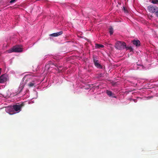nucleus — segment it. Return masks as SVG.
Wrapping results in <instances>:
<instances>
[{"mask_svg":"<svg viewBox=\"0 0 158 158\" xmlns=\"http://www.w3.org/2000/svg\"><path fill=\"white\" fill-rule=\"evenodd\" d=\"M115 47L118 49L121 50L124 49L126 48V44L124 42L118 41L116 43Z\"/></svg>","mask_w":158,"mask_h":158,"instance_id":"1","label":"nucleus"},{"mask_svg":"<svg viewBox=\"0 0 158 158\" xmlns=\"http://www.w3.org/2000/svg\"><path fill=\"white\" fill-rule=\"evenodd\" d=\"M24 102L20 104H19L18 105H15L13 106V109L15 111L19 112L21 111V108L24 106Z\"/></svg>","mask_w":158,"mask_h":158,"instance_id":"2","label":"nucleus"},{"mask_svg":"<svg viewBox=\"0 0 158 158\" xmlns=\"http://www.w3.org/2000/svg\"><path fill=\"white\" fill-rule=\"evenodd\" d=\"M22 48L19 46L14 47L12 48L9 49L8 50V53H11L12 52H22Z\"/></svg>","mask_w":158,"mask_h":158,"instance_id":"3","label":"nucleus"},{"mask_svg":"<svg viewBox=\"0 0 158 158\" xmlns=\"http://www.w3.org/2000/svg\"><path fill=\"white\" fill-rule=\"evenodd\" d=\"M93 62L95 66L98 69H102V66L100 63L99 60H97V58L94 56L93 57Z\"/></svg>","mask_w":158,"mask_h":158,"instance_id":"4","label":"nucleus"},{"mask_svg":"<svg viewBox=\"0 0 158 158\" xmlns=\"http://www.w3.org/2000/svg\"><path fill=\"white\" fill-rule=\"evenodd\" d=\"M149 11L152 13H155L158 11V8L156 6H149L148 7Z\"/></svg>","mask_w":158,"mask_h":158,"instance_id":"5","label":"nucleus"},{"mask_svg":"<svg viewBox=\"0 0 158 158\" xmlns=\"http://www.w3.org/2000/svg\"><path fill=\"white\" fill-rule=\"evenodd\" d=\"M55 66V67H56L58 69H59V67H58V66L57 65L56 66L55 65H54L53 63H50V64H47L45 65V69H49L50 68H53V69H56V68H54L53 67Z\"/></svg>","mask_w":158,"mask_h":158,"instance_id":"6","label":"nucleus"},{"mask_svg":"<svg viewBox=\"0 0 158 158\" xmlns=\"http://www.w3.org/2000/svg\"><path fill=\"white\" fill-rule=\"evenodd\" d=\"M7 81V78L5 75H2L0 77V83H3Z\"/></svg>","mask_w":158,"mask_h":158,"instance_id":"7","label":"nucleus"},{"mask_svg":"<svg viewBox=\"0 0 158 158\" xmlns=\"http://www.w3.org/2000/svg\"><path fill=\"white\" fill-rule=\"evenodd\" d=\"M62 31H60L59 32L55 33L50 35V36L56 37L60 35L63 34Z\"/></svg>","mask_w":158,"mask_h":158,"instance_id":"8","label":"nucleus"},{"mask_svg":"<svg viewBox=\"0 0 158 158\" xmlns=\"http://www.w3.org/2000/svg\"><path fill=\"white\" fill-rule=\"evenodd\" d=\"M133 44L136 47L139 46L140 45V42L138 40H134L132 41Z\"/></svg>","mask_w":158,"mask_h":158,"instance_id":"9","label":"nucleus"},{"mask_svg":"<svg viewBox=\"0 0 158 158\" xmlns=\"http://www.w3.org/2000/svg\"><path fill=\"white\" fill-rule=\"evenodd\" d=\"M106 93L110 97H112V98H116V97L113 96L114 95V94H113L112 92L110 91L109 90H107L106 91Z\"/></svg>","mask_w":158,"mask_h":158,"instance_id":"10","label":"nucleus"},{"mask_svg":"<svg viewBox=\"0 0 158 158\" xmlns=\"http://www.w3.org/2000/svg\"><path fill=\"white\" fill-rule=\"evenodd\" d=\"M104 47V45L100 44H95V47L96 48H102Z\"/></svg>","mask_w":158,"mask_h":158,"instance_id":"11","label":"nucleus"},{"mask_svg":"<svg viewBox=\"0 0 158 158\" xmlns=\"http://www.w3.org/2000/svg\"><path fill=\"white\" fill-rule=\"evenodd\" d=\"M109 32L110 35H112L113 33V29L112 27H110L109 29Z\"/></svg>","mask_w":158,"mask_h":158,"instance_id":"12","label":"nucleus"},{"mask_svg":"<svg viewBox=\"0 0 158 158\" xmlns=\"http://www.w3.org/2000/svg\"><path fill=\"white\" fill-rule=\"evenodd\" d=\"M125 48L127 49V50H129L130 52L133 51V48L131 46L126 47Z\"/></svg>","mask_w":158,"mask_h":158,"instance_id":"13","label":"nucleus"},{"mask_svg":"<svg viewBox=\"0 0 158 158\" xmlns=\"http://www.w3.org/2000/svg\"><path fill=\"white\" fill-rule=\"evenodd\" d=\"M35 84L34 83L30 82L28 84V86L29 87H33L34 86V85Z\"/></svg>","mask_w":158,"mask_h":158,"instance_id":"14","label":"nucleus"},{"mask_svg":"<svg viewBox=\"0 0 158 158\" xmlns=\"http://www.w3.org/2000/svg\"><path fill=\"white\" fill-rule=\"evenodd\" d=\"M152 2L154 4L158 3V0H152Z\"/></svg>","mask_w":158,"mask_h":158,"instance_id":"15","label":"nucleus"},{"mask_svg":"<svg viewBox=\"0 0 158 158\" xmlns=\"http://www.w3.org/2000/svg\"><path fill=\"white\" fill-rule=\"evenodd\" d=\"M123 10L124 12L126 13H128V12L127 9L125 7H123Z\"/></svg>","mask_w":158,"mask_h":158,"instance_id":"16","label":"nucleus"},{"mask_svg":"<svg viewBox=\"0 0 158 158\" xmlns=\"http://www.w3.org/2000/svg\"><path fill=\"white\" fill-rule=\"evenodd\" d=\"M16 1V0H11L10 1V3H13L14 2H15V1Z\"/></svg>","mask_w":158,"mask_h":158,"instance_id":"17","label":"nucleus"},{"mask_svg":"<svg viewBox=\"0 0 158 158\" xmlns=\"http://www.w3.org/2000/svg\"><path fill=\"white\" fill-rule=\"evenodd\" d=\"M57 70V73H60L62 72V70Z\"/></svg>","mask_w":158,"mask_h":158,"instance_id":"18","label":"nucleus"},{"mask_svg":"<svg viewBox=\"0 0 158 158\" xmlns=\"http://www.w3.org/2000/svg\"><path fill=\"white\" fill-rule=\"evenodd\" d=\"M30 80V78H28L27 79H26L25 81V83L26 84L28 81H29Z\"/></svg>","mask_w":158,"mask_h":158,"instance_id":"19","label":"nucleus"},{"mask_svg":"<svg viewBox=\"0 0 158 158\" xmlns=\"http://www.w3.org/2000/svg\"><path fill=\"white\" fill-rule=\"evenodd\" d=\"M1 70H0V74H1Z\"/></svg>","mask_w":158,"mask_h":158,"instance_id":"20","label":"nucleus"},{"mask_svg":"<svg viewBox=\"0 0 158 158\" xmlns=\"http://www.w3.org/2000/svg\"><path fill=\"white\" fill-rule=\"evenodd\" d=\"M0 69H2L1 68H0Z\"/></svg>","mask_w":158,"mask_h":158,"instance_id":"21","label":"nucleus"}]
</instances>
